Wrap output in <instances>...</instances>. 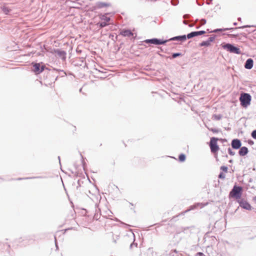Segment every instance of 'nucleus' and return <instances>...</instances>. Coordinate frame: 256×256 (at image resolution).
I'll return each instance as SVG.
<instances>
[{
    "label": "nucleus",
    "mask_w": 256,
    "mask_h": 256,
    "mask_svg": "<svg viewBox=\"0 0 256 256\" xmlns=\"http://www.w3.org/2000/svg\"><path fill=\"white\" fill-rule=\"evenodd\" d=\"M216 37V36L215 34H212L210 36V38H208L206 40L202 41L201 42L199 43L198 46L200 47L204 46V47H208L211 46V43L214 42Z\"/></svg>",
    "instance_id": "obj_8"
},
{
    "label": "nucleus",
    "mask_w": 256,
    "mask_h": 256,
    "mask_svg": "<svg viewBox=\"0 0 256 256\" xmlns=\"http://www.w3.org/2000/svg\"><path fill=\"white\" fill-rule=\"evenodd\" d=\"M52 70L53 72H56L58 73V76L56 77V80L58 79V76H60L61 77H64L66 75V72L62 70L58 69V68H53L52 70Z\"/></svg>",
    "instance_id": "obj_19"
},
{
    "label": "nucleus",
    "mask_w": 256,
    "mask_h": 256,
    "mask_svg": "<svg viewBox=\"0 0 256 256\" xmlns=\"http://www.w3.org/2000/svg\"><path fill=\"white\" fill-rule=\"evenodd\" d=\"M247 142L250 146H252L254 144V142L252 139H248L247 141Z\"/></svg>",
    "instance_id": "obj_42"
},
{
    "label": "nucleus",
    "mask_w": 256,
    "mask_h": 256,
    "mask_svg": "<svg viewBox=\"0 0 256 256\" xmlns=\"http://www.w3.org/2000/svg\"><path fill=\"white\" fill-rule=\"evenodd\" d=\"M224 32V28H216L214 30L209 31V32L212 33V32Z\"/></svg>",
    "instance_id": "obj_32"
},
{
    "label": "nucleus",
    "mask_w": 256,
    "mask_h": 256,
    "mask_svg": "<svg viewBox=\"0 0 256 256\" xmlns=\"http://www.w3.org/2000/svg\"><path fill=\"white\" fill-rule=\"evenodd\" d=\"M252 200L256 204V196H254L252 198Z\"/></svg>",
    "instance_id": "obj_53"
},
{
    "label": "nucleus",
    "mask_w": 256,
    "mask_h": 256,
    "mask_svg": "<svg viewBox=\"0 0 256 256\" xmlns=\"http://www.w3.org/2000/svg\"><path fill=\"white\" fill-rule=\"evenodd\" d=\"M237 29L236 28H224V32L227 31V30H234Z\"/></svg>",
    "instance_id": "obj_40"
},
{
    "label": "nucleus",
    "mask_w": 256,
    "mask_h": 256,
    "mask_svg": "<svg viewBox=\"0 0 256 256\" xmlns=\"http://www.w3.org/2000/svg\"><path fill=\"white\" fill-rule=\"evenodd\" d=\"M240 106L244 108H247L252 100V96L249 93L242 92L239 98Z\"/></svg>",
    "instance_id": "obj_4"
},
{
    "label": "nucleus",
    "mask_w": 256,
    "mask_h": 256,
    "mask_svg": "<svg viewBox=\"0 0 256 256\" xmlns=\"http://www.w3.org/2000/svg\"><path fill=\"white\" fill-rule=\"evenodd\" d=\"M246 30V32H248V33H250V32H254V31H255V30H252V31H250V30Z\"/></svg>",
    "instance_id": "obj_59"
},
{
    "label": "nucleus",
    "mask_w": 256,
    "mask_h": 256,
    "mask_svg": "<svg viewBox=\"0 0 256 256\" xmlns=\"http://www.w3.org/2000/svg\"><path fill=\"white\" fill-rule=\"evenodd\" d=\"M31 72H34L35 75L38 76L44 72V77L47 78L48 74L51 69L47 68L44 63L42 62H31Z\"/></svg>",
    "instance_id": "obj_2"
},
{
    "label": "nucleus",
    "mask_w": 256,
    "mask_h": 256,
    "mask_svg": "<svg viewBox=\"0 0 256 256\" xmlns=\"http://www.w3.org/2000/svg\"><path fill=\"white\" fill-rule=\"evenodd\" d=\"M238 150V154L240 156H246L249 152L248 148L244 146H241L240 148H239Z\"/></svg>",
    "instance_id": "obj_16"
},
{
    "label": "nucleus",
    "mask_w": 256,
    "mask_h": 256,
    "mask_svg": "<svg viewBox=\"0 0 256 256\" xmlns=\"http://www.w3.org/2000/svg\"><path fill=\"white\" fill-rule=\"evenodd\" d=\"M188 26L191 28V27H192V26H193V25H192V24H189V25H188Z\"/></svg>",
    "instance_id": "obj_64"
},
{
    "label": "nucleus",
    "mask_w": 256,
    "mask_h": 256,
    "mask_svg": "<svg viewBox=\"0 0 256 256\" xmlns=\"http://www.w3.org/2000/svg\"><path fill=\"white\" fill-rule=\"evenodd\" d=\"M82 163L83 168H84V170H85V167L86 166V164L84 162V160H82Z\"/></svg>",
    "instance_id": "obj_46"
},
{
    "label": "nucleus",
    "mask_w": 256,
    "mask_h": 256,
    "mask_svg": "<svg viewBox=\"0 0 256 256\" xmlns=\"http://www.w3.org/2000/svg\"><path fill=\"white\" fill-rule=\"evenodd\" d=\"M228 162L229 163H232L233 162V160L232 159L229 160H228Z\"/></svg>",
    "instance_id": "obj_60"
},
{
    "label": "nucleus",
    "mask_w": 256,
    "mask_h": 256,
    "mask_svg": "<svg viewBox=\"0 0 256 256\" xmlns=\"http://www.w3.org/2000/svg\"><path fill=\"white\" fill-rule=\"evenodd\" d=\"M212 153H218L220 150V147L218 144L216 145H209Z\"/></svg>",
    "instance_id": "obj_21"
},
{
    "label": "nucleus",
    "mask_w": 256,
    "mask_h": 256,
    "mask_svg": "<svg viewBox=\"0 0 256 256\" xmlns=\"http://www.w3.org/2000/svg\"><path fill=\"white\" fill-rule=\"evenodd\" d=\"M120 34L124 37H131L134 35L133 32L130 29H124L120 32Z\"/></svg>",
    "instance_id": "obj_17"
},
{
    "label": "nucleus",
    "mask_w": 256,
    "mask_h": 256,
    "mask_svg": "<svg viewBox=\"0 0 256 256\" xmlns=\"http://www.w3.org/2000/svg\"><path fill=\"white\" fill-rule=\"evenodd\" d=\"M254 66V60L252 58H248L244 64V68L247 70H251Z\"/></svg>",
    "instance_id": "obj_15"
},
{
    "label": "nucleus",
    "mask_w": 256,
    "mask_h": 256,
    "mask_svg": "<svg viewBox=\"0 0 256 256\" xmlns=\"http://www.w3.org/2000/svg\"><path fill=\"white\" fill-rule=\"evenodd\" d=\"M158 48L160 50V51L162 52H166L164 51V49L162 47H158Z\"/></svg>",
    "instance_id": "obj_52"
},
{
    "label": "nucleus",
    "mask_w": 256,
    "mask_h": 256,
    "mask_svg": "<svg viewBox=\"0 0 256 256\" xmlns=\"http://www.w3.org/2000/svg\"><path fill=\"white\" fill-rule=\"evenodd\" d=\"M82 182V183L83 182ZM77 186H76V190L78 191V193H79L80 192V190H79V188L81 186V180H77Z\"/></svg>",
    "instance_id": "obj_29"
},
{
    "label": "nucleus",
    "mask_w": 256,
    "mask_h": 256,
    "mask_svg": "<svg viewBox=\"0 0 256 256\" xmlns=\"http://www.w3.org/2000/svg\"><path fill=\"white\" fill-rule=\"evenodd\" d=\"M220 46L224 50L230 53L237 54H242V52L240 48L234 44L223 42L221 44Z\"/></svg>",
    "instance_id": "obj_3"
},
{
    "label": "nucleus",
    "mask_w": 256,
    "mask_h": 256,
    "mask_svg": "<svg viewBox=\"0 0 256 256\" xmlns=\"http://www.w3.org/2000/svg\"><path fill=\"white\" fill-rule=\"evenodd\" d=\"M52 54H56L62 61H64L66 58V52L61 48H54Z\"/></svg>",
    "instance_id": "obj_7"
},
{
    "label": "nucleus",
    "mask_w": 256,
    "mask_h": 256,
    "mask_svg": "<svg viewBox=\"0 0 256 256\" xmlns=\"http://www.w3.org/2000/svg\"><path fill=\"white\" fill-rule=\"evenodd\" d=\"M242 188L240 186L235 184L230 191L228 197L230 198H235L236 200L242 198Z\"/></svg>",
    "instance_id": "obj_5"
},
{
    "label": "nucleus",
    "mask_w": 256,
    "mask_h": 256,
    "mask_svg": "<svg viewBox=\"0 0 256 256\" xmlns=\"http://www.w3.org/2000/svg\"><path fill=\"white\" fill-rule=\"evenodd\" d=\"M198 206H200L201 208H202L204 206L202 205V203H200V202L195 203L194 204L190 206H189L187 210L182 212L181 213V214L184 215L187 212H188L190 210H194L198 208Z\"/></svg>",
    "instance_id": "obj_13"
},
{
    "label": "nucleus",
    "mask_w": 256,
    "mask_h": 256,
    "mask_svg": "<svg viewBox=\"0 0 256 256\" xmlns=\"http://www.w3.org/2000/svg\"><path fill=\"white\" fill-rule=\"evenodd\" d=\"M253 182V179L252 178H250L249 180H248V182Z\"/></svg>",
    "instance_id": "obj_55"
},
{
    "label": "nucleus",
    "mask_w": 256,
    "mask_h": 256,
    "mask_svg": "<svg viewBox=\"0 0 256 256\" xmlns=\"http://www.w3.org/2000/svg\"><path fill=\"white\" fill-rule=\"evenodd\" d=\"M58 159L59 160V163H60V164L61 166V162H60V156H58Z\"/></svg>",
    "instance_id": "obj_57"
},
{
    "label": "nucleus",
    "mask_w": 256,
    "mask_h": 256,
    "mask_svg": "<svg viewBox=\"0 0 256 256\" xmlns=\"http://www.w3.org/2000/svg\"><path fill=\"white\" fill-rule=\"evenodd\" d=\"M58 232H57L56 234L54 236V243H55V245H56V250H58V243L56 238V236Z\"/></svg>",
    "instance_id": "obj_37"
},
{
    "label": "nucleus",
    "mask_w": 256,
    "mask_h": 256,
    "mask_svg": "<svg viewBox=\"0 0 256 256\" xmlns=\"http://www.w3.org/2000/svg\"><path fill=\"white\" fill-rule=\"evenodd\" d=\"M214 156L216 158V160L218 162V153H214Z\"/></svg>",
    "instance_id": "obj_49"
},
{
    "label": "nucleus",
    "mask_w": 256,
    "mask_h": 256,
    "mask_svg": "<svg viewBox=\"0 0 256 256\" xmlns=\"http://www.w3.org/2000/svg\"><path fill=\"white\" fill-rule=\"evenodd\" d=\"M46 176H32V177H26V178H18L16 179L17 180H30V179H36V178H46Z\"/></svg>",
    "instance_id": "obj_22"
},
{
    "label": "nucleus",
    "mask_w": 256,
    "mask_h": 256,
    "mask_svg": "<svg viewBox=\"0 0 256 256\" xmlns=\"http://www.w3.org/2000/svg\"><path fill=\"white\" fill-rule=\"evenodd\" d=\"M230 144L233 150H237L240 148L242 143L240 140L236 138L232 140Z\"/></svg>",
    "instance_id": "obj_9"
},
{
    "label": "nucleus",
    "mask_w": 256,
    "mask_h": 256,
    "mask_svg": "<svg viewBox=\"0 0 256 256\" xmlns=\"http://www.w3.org/2000/svg\"><path fill=\"white\" fill-rule=\"evenodd\" d=\"M236 202L238 203L239 206L241 207L243 209L251 210L253 208L250 204L244 198L236 200Z\"/></svg>",
    "instance_id": "obj_6"
},
{
    "label": "nucleus",
    "mask_w": 256,
    "mask_h": 256,
    "mask_svg": "<svg viewBox=\"0 0 256 256\" xmlns=\"http://www.w3.org/2000/svg\"><path fill=\"white\" fill-rule=\"evenodd\" d=\"M111 6V4L110 2H98L96 3V8H106Z\"/></svg>",
    "instance_id": "obj_14"
},
{
    "label": "nucleus",
    "mask_w": 256,
    "mask_h": 256,
    "mask_svg": "<svg viewBox=\"0 0 256 256\" xmlns=\"http://www.w3.org/2000/svg\"><path fill=\"white\" fill-rule=\"evenodd\" d=\"M222 117V114H214L212 116V118L216 120H220Z\"/></svg>",
    "instance_id": "obj_27"
},
{
    "label": "nucleus",
    "mask_w": 256,
    "mask_h": 256,
    "mask_svg": "<svg viewBox=\"0 0 256 256\" xmlns=\"http://www.w3.org/2000/svg\"><path fill=\"white\" fill-rule=\"evenodd\" d=\"M187 39V34H183L175 36L168 40L154 38H152L146 39L144 41V42L146 44H148L150 46H151L152 44L156 46H160L165 45L166 42L170 41L177 40L184 42H185Z\"/></svg>",
    "instance_id": "obj_1"
},
{
    "label": "nucleus",
    "mask_w": 256,
    "mask_h": 256,
    "mask_svg": "<svg viewBox=\"0 0 256 256\" xmlns=\"http://www.w3.org/2000/svg\"><path fill=\"white\" fill-rule=\"evenodd\" d=\"M108 25V22H105L101 21L99 22L97 24V26H98L100 28H104Z\"/></svg>",
    "instance_id": "obj_26"
},
{
    "label": "nucleus",
    "mask_w": 256,
    "mask_h": 256,
    "mask_svg": "<svg viewBox=\"0 0 256 256\" xmlns=\"http://www.w3.org/2000/svg\"><path fill=\"white\" fill-rule=\"evenodd\" d=\"M218 178L220 179H224L226 178V174L224 172H220L218 176Z\"/></svg>",
    "instance_id": "obj_35"
},
{
    "label": "nucleus",
    "mask_w": 256,
    "mask_h": 256,
    "mask_svg": "<svg viewBox=\"0 0 256 256\" xmlns=\"http://www.w3.org/2000/svg\"><path fill=\"white\" fill-rule=\"evenodd\" d=\"M112 240H113L112 241L114 243L116 244V240L119 239L120 236L118 235H116V238H114V234L112 232Z\"/></svg>",
    "instance_id": "obj_33"
},
{
    "label": "nucleus",
    "mask_w": 256,
    "mask_h": 256,
    "mask_svg": "<svg viewBox=\"0 0 256 256\" xmlns=\"http://www.w3.org/2000/svg\"><path fill=\"white\" fill-rule=\"evenodd\" d=\"M242 36L245 38H247V35L244 32H242L240 34H229V36L233 38H238L239 40H242V38L240 37V36Z\"/></svg>",
    "instance_id": "obj_20"
},
{
    "label": "nucleus",
    "mask_w": 256,
    "mask_h": 256,
    "mask_svg": "<svg viewBox=\"0 0 256 256\" xmlns=\"http://www.w3.org/2000/svg\"><path fill=\"white\" fill-rule=\"evenodd\" d=\"M22 238H19L17 242H20L22 241V240H21Z\"/></svg>",
    "instance_id": "obj_54"
},
{
    "label": "nucleus",
    "mask_w": 256,
    "mask_h": 256,
    "mask_svg": "<svg viewBox=\"0 0 256 256\" xmlns=\"http://www.w3.org/2000/svg\"><path fill=\"white\" fill-rule=\"evenodd\" d=\"M184 55L182 52H172L170 56L168 57L170 60H172L176 58L178 56H182Z\"/></svg>",
    "instance_id": "obj_23"
},
{
    "label": "nucleus",
    "mask_w": 256,
    "mask_h": 256,
    "mask_svg": "<svg viewBox=\"0 0 256 256\" xmlns=\"http://www.w3.org/2000/svg\"><path fill=\"white\" fill-rule=\"evenodd\" d=\"M133 235H134V241L131 244L133 246H134L135 247H138V243L136 242H134V240H135V236L134 235V234H133Z\"/></svg>",
    "instance_id": "obj_41"
},
{
    "label": "nucleus",
    "mask_w": 256,
    "mask_h": 256,
    "mask_svg": "<svg viewBox=\"0 0 256 256\" xmlns=\"http://www.w3.org/2000/svg\"><path fill=\"white\" fill-rule=\"evenodd\" d=\"M237 24H238V22H233V24H232V25H233L234 26H236Z\"/></svg>",
    "instance_id": "obj_56"
},
{
    "label": "nucleus",
    "mask_w": 256,
    "mask_h": 256,
    "mask_svg": "<svg viewBox=\"0 0 256 256\" xmlns=\"http://www.w3.org/2000/svg\"><path fill=\"white\" fill-rule=\"evenodd\" d=\"M194 256H205V255L202 252H198L195 254Z\"/></svg>",
    "instance_id": "obj_44"
},
{
    "label": "nucleus",
    "mask_w": 256,
    "mask_h": 256,
    "mask_svg": "<svg viewBox=\"0 0 256 256\" xmlns=\"http://www.w3.org/2000/svg\"><path fill=\"white\" fill-rule=\"evenodd\" d=\"M220 170H222L221 172L226 173L228 171V168L226 166H222L220 167Z\"/></svg>",
    "instance_id": "obj_30"
},
{
    "label": "nucleus",
    "mask_w": 256,
    "mask_h": 256,
    "mask_svg": "<svg viewBox=\"0 0 256 256\" xmlns=\"http://www.w3.org/2000/svg\"><path fill=\"white\" fill-rule=\"evenodd\" d=\"M252 137L256 140V130H253L251 132Z\"/></svg>",
    "instance_id": "obj_38"
},
{
    "label": "nucleus",
    "mask_w": 256,
    "mask_h": 256,
    "mask_svg": "<svg viewBox=\"0 0 256 256\" xmlns=\"http://www.w3.org/2000/svg\"><path fill=\"white\" fill-rule=\"evenodd\" d=\"M33 240L32 238H31L30 236H26L24 237V239H23L22 240Z\"/></svg>",
    "instance_id": "obj_47"
},
{
    "label": "nucleus",
    "mask_w": 256,
    "mask_h": 256,
    "mask_svg": "<svg viewBox=\"0 0 256 256\" xmlns=\"http://www.w3.org/2000/svg\"><path fill=\"white\" fill-rule=\"evenodd\" d=\"M219 138L216 137H212L210 140V144L209 145H216L218 144V141Z\"/></svg>",
    "instance_id": "obj_25"
},
{
    "label": "nucleus",
    "mask_w": 256,
    "mask_h": 256,
    "mask_svg": "<svg viewBox=\"0 0 256 256\" xmlns=\"http://www.w3.org/2000/svg\"><path fill=\"white\" fill-rule=\"evenodd\" d=\"M218 140L220 141L222 143L227 142V140L226 138H219Z\"/></svg>",
    "instance_id": "obj_45"
},
{
    "label": "nucleus",
    "mask_w": 256,
    "mask_h": 256,
    "mask_svg": "<svg viewBox=\"0 0 256 256\" xmlns=\"http://www.w3.org/2000/svg\"><path fill=\"white\" fill-rule=\"evenodd\" d=\"M0 8L2 12L6 15H10L12 11V10L10 8L5 5L1 6Z\"/></svg>",
    "instance_id": "obj_18"
},
{
    "label": "nucleus",
    "mask_w": 256,
    "mask_h": 256,
    "mask_svg": "<svg viewBox=\"0 0 256 256\" xmlns=\"http://www.w3.org/2000/svg\"><path fill=\"white\" fill-rule=\"evenodd\" d=\"M208 128L210 131L212 132L214 134L218 133V132H221V130L218 128Z\"/></svg>",
    "instance_id": "obj_28"
},
{
    "label": "nucleus",
    "mask_w": 256,
    "mask_h": 256,
    "mask_svg": "<svg viewBox=\"0 0 256 256\" xmlns=\"http://www.w3.org/2000/svg\"><path fill=\"white\" fill-rule=\"evenodd\" d=\"M232 148H228V152L230 156H233L236 154V153L234 151L232 150Z\"/></svg>",
    "instance_id": "obj_34"
},
{
    "label": "nucleus",
    "mask_w": 256,
    "mask_h": 256,
    "mask_svg": "<svg viewBox=\"0 0 256 256\" xmlns=\"http://www.w3.org/2000/svg\"><path fill=\"white\" fill-rule=\"evenodd\" d=\"M206 32L204 30L198 31H192L187 34L188 39H190L196 36H198L205 34Z\"/></svg>",
    "instance_id": "obj_10"
},
{
    "label": "nucleus",
    "mask_w": 256,
    "mask_h": 256,
    "mask_svg": "<svg viewBox=\"0 0 256 256\" xmlns=\"http://www.w3.org/2000/svg\"><path fill=\"white\" fill-rule=\"evenodd\" d=\"M194 226H186V227H182L181 230L182 232L184 233H186V230H188L190 228H194Z\"/></svg>",
    "instance_id": "obj_31"
},
{
    "label": "nucleus",
    "mask_w": 256,
    "mask_h": 256,
    "mask_svg": "<svg viewBox=\"0 0 256 256\" xmlns=\"http://www.w3.org/2000/svg\"><path fill=\"white\" fill-rule=\"evenodd\" d=\"M196 3L198 6H202L204 4V0H196Z\"/></svg>",
    "instance_id": "obj_39"
},
{
    "label": "nucleus",
    "mask_w": 256,
    "mask_h": 256,
    "mask_svg": "<svg viewBox=\"0 0 256 256\" xmlns=\"http://www.w3.org/2000/svg\"><path fill=\"white\" fill-rule=\"evenodd\" d=\"M220 152L221 154H222V156H224L226 158L228 157V154H226V149H224L223 150H220Z\"/></svg>",
    "instance_id": "obj_36"
},
{
    "label": "nucleus",
    "mask_w": 256,
    "mask_h": 256,
    "mask_svg": "<svg viewBox=\"0 0 256 256\" xmlns=\"http://www.w3.org/2000/svg\"><path fill=\"white\" fill-rule=\"evenodd\" d=\"M178 256H190V254H186L185 255L182 253H179Z\"/></svg>",
    "instance_id": "obj_48"
},
{
    "label": "nucleus",
    "mask_w": 256,
    "mask_h": 256,
    "mask_svg": "<svg viewBox=\"0 0 256 256\" xmlns=\"http://www.w3.org/2000/svg\"><path fill=\"white\" fill-rule=\"evenodd\" d=\"M6 246L8 248H10V245L9 244H7V243L6 244Z\"/></svg>",
    "instance_id": "obj_58"
},
{
    "label": "nucleus",
    "mask_w": 256,
    "mask_h": 256,
    "mask_svg": "<svg viewBox=\"0 0 256 256\" xmlns=\"http://www.w3.org/2000/svg\"><path fill=\"white\" fill-rule=\"evenodd\" d=\"M216 224V222H215L214 226H213V227L212 228V230H214V228H216V226H215Z\"/></svg>",
    "instance_id": "obj_62"
},
{
    "label": "nucleus",
    "mask_w": 256,
    "mask_h": 256,
    "mask_svg": "<svg viewBox=\"0 0 256 256\" xmlns=\"http://www.w3.org/2000/svg\"><path fill=\"white\" fill-rule=\"evenodd\" d=\"M236 28H237V29H244V28H246V25H244L242 26L236 27Z\"/></svg>",
    "instance_id": "obj_50"
},
{
    "label": "nucleus",
    "mask_w": 256,
    "mask_h": 256,
    "mask_svg": "<svg viewBox=\"0 0 256 256\" xmlns=\"http://www.w3.org/2000/svg\"><path fill=\"white\" fill-rule=\"evenodd\" d=\"M178 161L180 162H183L186 161V156L184 153L180 154L178 156Z\"/></svg>",
    "instance_id": "obj_24"
},
{
    "label": "nucleus",
    "mask_w": 256,
    "mask_h": 256,
    "mask_svg": "<svg viewBox=\"0 0 256 256\" xmlns=\"http://www.w3.org/2000/svg\"><path fill=\"white\" fill-rule=\"evenodd\" d=\"M246 28H252V27H256V25H246Z\"/></svg>",
    "instance_id": "obj_51"
},
{
    "label": "nucleus",
    "mask_w": 256,
    "mask_h": 256,
    "mask_svg": "<svg viewBox=\"0 0 256 256\" xmlns=\"http://www.w3.org/2000/svg\"><path fill=\"white\" fill-rule=\"evenodd\" d=\"M94 219L96 220H98V219L100 218V208H98V204L96 203L94 204Z\"/></svg>",
    "instance_id": "obj_12"
},
{
    "label": "nucleus",
    "mask_w": 256,
    "mask_h": 256,
    "mask_svg": "<svg viewBox=\"0 0 256 256\" xmlns=\"http://www.w3.org/2000/svg\"><path fill=\"white\" fill-rule=\"evenodd\" d=\"M114 12H106L104 14H98V17L101 20V21L105 22H108L110 20V17L108 16V14H114Z\"/></svg>",
    "instance_id": "obj_11"
},
{
    "label": "nucleus",
    "mask_w": 256,
    "mask_h": 256,
    "mask_svg": "<svg viewBox=\"0 0 256 256\" xmlns=\"http://www.w3.org/2000/svg\"><path fill=\"white\" fill-rule=\"evenodd\" d=\"M133 246H133L132 244H130V249H132V247H133Z\"/></svg>",
    "instance_id": "obj_61"
},
{
    "label": "nucleus",
    "mask_w": 256,
    "mask_h": 256,
    "mask_svg": "<svg viewBox=\"0 0 256 256\" xmlns=\"http://www.w3.org/2000/svg\"><path fill=\"white\" fill-rule=\"evenodd\" d=\"M160 56H161V57H165L166 56L164 55H163V54H160Z\"/></svg>",
    "instance_id": "obj_63"
},
{
    "label": "nucleus",
    "mask_w": 256,
    "mask_h": 256,
    "mask_svg": "<svg viewBox=\"0 0 256 256\" xmlns=\"http://www.w3.org/2000/svg\"><path fill=\"white\" fill-rule=\"evenodd\" d=\"M206 23V20L205 18H202L200 20V24L202 25H204Z\"/></svg>",
    "instance_id": "obj_43"
}]
</instances>
